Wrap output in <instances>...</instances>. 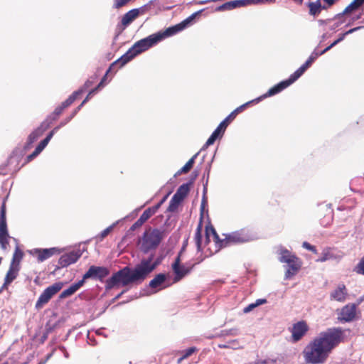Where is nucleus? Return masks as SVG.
Masks as SVG:
<instances>
[{
  "label": "nucleus",
  "instance_id": "473e14b6",
  "mask_svg": "<svg viewBox=\"0 0 364 364\" xmlns=\"http://www.w3.org/2000/svg\"><path fill=\"white\" fill-rule=\"evenodd\" d=\"M309 8V14L314 16L318 15L321 11V4L320 0L315 2H309L308 4Z\"/></svg>",
  "mask_w": 364,
  "mask_h": 364
},
{
  "label": "nucleus",
  "instance_id": "bb28decb",
  "mask_svg": "<svg viewBox=\"0 0 364 364\" xmlns=\"http://www.w3.org/2000/svg\"><path fill=\"white\" fill-rule=\"evenodd\" d=\"M139 12L137 9H134L127 12L122 18V24L123 26H128L139 15Z\"/></svg>",
  "mask_w": 364,
  "mask_h": 364
},
{
  "label": "nucleus",
  "instance_id": "a19ab883",
  "mask_svg": "<svg viewBox=\"0 0 364 364\" xmlns=\"http://www.w3.org/2000/svg\"><path fill=\"white\" fill-rule=\"evenodd\" d=\"M363 28V26H358V27L353 28L346 31L345 33H340L338 35V38L335 41L337 43V44H338L339 43H341V41H343L344 40L345 37L347 35L351 34L357 31L360 30Z\"/></svg>",
  "mask_w": 364,
  "mask_h": 364
},
{
  "label": "nucleus",
  "instance_id": "f257e3e1",
  "mask_svg": "<svg viewBox=\"0 0 364 364\" xmlns=\"http://www.w3.org/2000/svg\"><path fill=\"white\" fill-rule=\"evenodd\" d=\"M162 259V256L155 257V255L151 253L147 257L142 258L134 268L129 266L122 267L105 281L106 291L119 286L141 284L161 263Z\"/></svg>",
  "mask_w": 364,
  "mask_h": 364
},
{
  "label": "nucleus",
  "instance_id": "a211bd4d",
  "mask_svg": "<svg viewBox=\"0 0 364 364\" xmlns=\"http://www.w3.org/2000/svg\"><path fill=\"white\" fill-rule=\"evenodd\" d=\"M348 290L343 284H340L338 287L330 294L331 300L343 302L346 299Z\"/></svg>",
  "mask_w": 364,
  "mask_h": 364
},
{
  "label": "nucleus",
  "instance_id": "e433bc0d",
  "mask_svg": "<svg viewBox=\"0 0 364 364\" xmlns=\"http://www.w3.org/2000/svg\"><path fill=\"white\" fill-rule=\"evenodd\" d=\"M203 11V9L199 10L193 14H192L190 16L184 19L181 22V25L183 26V28L185 29L187 28L189 25L192 23L193 20L199 16L202 12Z\"/></svg>",
  "mask_w": 364,
  "mask_h": 364
},
{
  "label": "nucleus",
  "instance_id": "c03bdc74",
  "mask_svg": "<svg viewBox=\"0 0 364 364\" xmlns=\"http://www.w3.org/2000/svg\"><path fill=\"white\" fill-rule=\"evenodd\" d=\"M194 240L198 248V250L200 251L201 250V240H202V233L200 226L199 225L196 229L195 232Z\"/></svg>",
  "mask_w": 364,
  "mask_h": 364
},
{
  "label": "nucleus",
  "instance_id": "58836bf2",
  "mask_svg": "<svg viewBox=\"0 0 364 364\" xmlns=\"http://www.w3.org/2000/svg\"><path fill=\"white\" fill-rule=\"evenodd\" d=\"M121 220H117L115 223H114L112 225L107 227L106 229H105L103 231H102L97 236V238L100 241H102L105 237H107L109 232L114 229V228L118 224Z\"/></svg>",
  "mask_w": 364,
  "mask_h": 364
},
{
  "label": "nucleus",
  "instance_id": "f03ea898",
  "mask_svg": "<svg viewBox=\"0 0 364 364\" xmlns=\"http://www.w3.org/2000/svg\"><path fill=\"white\" fill-rule=\"evenodd\" d=\"M342 338L343 330L341 328H330L320 333L304 349L306 362L311 364L325 363L331 350L341 343Z\"/></svg>",
  "mask_w": 364,
  "mask_h": 364
},
{
  "label": "nucleus",
  "instance_id": "423d86ee",
  "mask_svg": "<svg viewBox=\"0 0 364 364\" xmlns=\"http://www.w3.org/2000/svg\"><path fill=\"white\" fill-rule=\"evenodd\" d=\"M107 75L105 73V75L103 76V77L101 79L99 84L93 89H92L86 96V97L84 99V100L81 102V104L79 106H76V108L72 112L70 116L64 119L63 121L60 122V127H64L65 126L68 122H70L73 118L77 114V112L81 109V108L84 106V105L89 101V100L92 97V95H94L95 93H97L100 90H101L102 87L105 86L107 84L106 80H107Z\"/></svg>",
  "mask_w": 364,
  "mask_h": 364
},
{
  "label": "nucleus",
  "instance_id": "ea45409f",
  "mask_svg": "<svg viewBox=\"0 0 364 364\" xmlns=\"http://www.w3.org/2000/svg\"><path fill=\"white\" fill-rule=\"evenodd\" d=\"M155 208H152L151 207L148 208L146 210L144 211V213L139 217V220L144 223L146 220H148L154 214L156 213L154 211Z\"/></svg>",
  "mask_w": 364,
  "mask_h": 364
},
{
  "label": "nucleus",
  "instance_id": "9b49d317",
  "mask_svg": "<svg viewBox=\"0 0 364 364\" xmlns=\"http://www.w3.org/2000/svg\"><path fill=\"white\" fill-rule=\"evenodd\" d=\"M357 304H348L344 306L338 314V319L345 322L352 321L356 316Z\"/></svg>",
  "mask_w": 364,
  "mask_h": 364
},
{
  "label": "nucleus",
  "instance_id": "c756f323",
  "mask_svg": "<svg viewBox=\"0 0 364 364\" xmlns=\"http://www.w3.org/2000/svg\"><path fill=\"white\" fill-rule=\"evenodd\" d=\"M41 135L42 134H40L37 129L33 130L28 136L27 141L23 146L24 150L26 151L30 149L33 143L35 142Z\"/></svg>",
  "mask_w": 364,
  "mask_h": 364
},
{
  "label": "nucleus",
  "instance_id": "680f3d73",
  "mask_svg": "<svg viewBox=\"0 0 364 364\" xmlns=\"http://www.w3.org/2000/svg\"><path fill=\"white\" fill-rule=\"evenodd\" d=\"M144 223L138 219L129 228V231H134L137 228H140Z\"/></svg>",
  "mask_w": 364,
  "mask_h": 364
},
{
  "label": "nucleus",
  "instance_id": "72a5a7b5",
  "mask_svg": "<svg viewBox=\"0 0 364 364\" xmlns=\"http://www.w3.org/2000/svg\"><path fill=\"white\" fill-rule=\"evenodd\" d=\"M233 119L228 114L217 127V129L220 134H224L228 124L232 122Z\"/></svg>",
  "mask_w": 364,
  "mask_h": 364
},
{
  "label": "nucleus",
  "instance_id": "0e129e2a",
  "mask_svg": "<svg viewBox=\"0 0 364 364\" xmlns=\"http://www.w3.org/2000/svg\"><path fill=\"white\" fill-rule=\"evenodd\" d=\"M64 109H65L61 105H59L58 107H57L55 109V110L53 111V113L55 114V116L59 117L62 114V112Z\"/></svg>",
  "mask_w": 364,
  "mask_h": 364
},
{
  "label": "nucleus",
  "instance_id": "6e6552de",
  "mask_svg": "<svg viewBox=\"0 0 364 364\" xmlns=\"http://www.w3.org/2000/svg\"><path fill=\"white\" fill-rule=\"evenodd\" d=\"M109 274V271L107 267L92 265L90 267L88 270L83 274L82 279L85 282L88 279H91L102 282L104 279L107 277Z\"/></svg>",
  "mask_w": 364,
  "mask_h": 364
},
{
  "label": "nucleus",
  "instance_id": "7c9ffc66",
  "mask_svg": "<svg viewBox=\"0 0 364 364\" xmlns=\"http://www.w3.org/2000/svg\"><path fill=\"white\" fill-rule=\"evenodd\" d=\"M192 267H186L184 265L178 266V274L174 273V282H177L187 275L191 270Z\"/></svg>",
  "mask_w": 364,
  "mask_h": 364
},
{
  "label": "nucleus",
  "instance_id": "bf43d9fd",
  "mask_svg": "<svg viewBox=\"0 0 364 364\" xmlns=\"http://www.w3.org/2000/svg\"><path fill=\"white\" fill-rule=\"evenodd\" d=\"M9 245V237H0V246L3 250L7 249Z\"/></svg>",
  "mask_w": 364,
  "mask_h": 364
},
{
  "label": "nucleus",
  "instance_id": "2eb2a0df",
  "mask_svg": "<svg viewBox=\"0 0 364 364\" xmlns=\"http://www.w3.org/2000/svg\"><path fill=\"white\" fill-rule=\"evenodd\" d=\"M289 85V83L287 82V81L283 80L280 82L277 83V85H274L272 87H271L266 93L262 95L261 96L256 98V101H258L260 102L263 100L274 96L279 92H281L282 90L288 87Z\"/></svg>",
  "mask_w": 364,
  "mask_h": 364
},
{
  "label": "nucleus",
  "instance_id": "a18cd8bd",
  "mask_svg": "<svg viewBox=\"0 0 364 364\" xmlns=\"http://www.w3.org/2000/svg\"><path fill=\"white\" fill-rule=\"evenodd\" d=\"M238 329L231 328L228 330H223L217 336H237L238 335Z\"/></svg>",
  "mask_w": 364,
  "mask_h": 364
},
{
  "label": "nucleus",
  "instance_id": "4468645a",
  "mask_svg": "<svg viewBox=\"0 0 364 364\" xmlns=\"http://www.w3.org/2000/svg\"><path fill=\"white\" fill-rule=\"evenodd\" d=\"M289 85V83L287 82V81L283 80L280 82L277 83V85H274L272 87H271L266 93L262 95L261 96L256 98V101H258L260 102L263 100L274 96L279 92H281L282 90L288 87Z\"/></svg>",
  "mask_w": 364,
  "mask_h": 364
},
{
  "label": "nucleus",
  "instance_id": "052dcab7",
  "mask_svg": "<svg viewBox=\"0 0 364 364\" xmlns=\"http://www.w3.org/2000/svg\"><path fill=\"white\" fill-rule=\"evenodd\" d=\"M249 1H250V5H257V4H264L265 2L273 3L275 1V0H249Z\"/></svg>",
  "mask_w": 364,
  "mask_h": 364
},
{
  "label": "nucleus",
  "instance_id": "412c9836",
  "mask_svg": "<svg viewBox=\"0 0 364 364\" xmlns=\"http://www.w3.org/2000/svg\"><path fill=\"white\" fill-rule=\"evenodd\" d=\"M19 270L20 268L11 265L9 266V269L4 279V283L0 289V293L3 289H6L7 287L17 277Z\"/></svg>",
  "mask_w": 364,
  "mask_h": 364
},
{
  "label": "nucleus",
  "instance_id": "774afa93",
  "mask_svg": "<svg viewBox=\"0 0 364 364\" xmlns=\"http://www.w3.org/2000/svg\"><path fill=\"white\" fill-rule=\"evenodd\" d=\"M331 21H332V19H331V18H327V19H325V20L319 19V20H318V25H319V26H323V25H326V24H328V23H330Z\"/></svg>",
  "mask_w": 364,
  "mask_h": 364
},
{
  "label": "nucleus",
  "instance_id": "5fc2aeb1",
  "mask_svg": "<svg viewBox=\"0 0 364 364\" xmlns=\"http://www.w3.org/2000/svg\"><path fill=\"white\" fill-rule=\"evenodd\" d=\"M80 95H82V90H77L73 92V94L70 95L68 98V100L70 102V104L72 105Z\"/></svg>",
  "mask_w": 364,
  "mask_h": 364
},
{
  "label": "nucleus",
  "instance_id": "4d7b16f0",
  "mask_svg": "<svg viewBox=\"0 0 364 364\" xmlns=\"http://www.w3.org/2000/svg\"><path fill=\"white\" fill-rule=\"evenodd\" d=\"M41 151H40L39 150H38L37 148L35 149V150L33 151V153H31V154H29L27 157H26V162L25 163H28L30 161H31L33 159H34L37 156H38L40 154H41Z\"/></svg>",
  "mask_w": 364,
  "mask_h": 364
},
{
  "label": "nucleus",
  "instance_id": "864d4df0",
  "mask_svg": "<svg viewBox=\"0 0 364 364\" xmlns=\"http://www.w3.org/2000/svg\"><path fill=\"white\" fill-rule=\"evenodd\" d=\"M96 78V77H93L92 80L91 79H88L85 81V82L84 83V85L80 87L78 90H82V94L87 89L89 88L90 86H92L94 83V80Z\"/></svg>",
  "mask_w": 364,
  "mask_h": 364
},
{
  "label": "nucleus",
  "instance_id": "5701e85b",
  "mask_svg": "<svg viewBox=\"0 0 364 364\" xmlns=\"http://www.w3.org/2000/svg\"><path fill=\"white\" fill-rule=\"evenodd\" d=\"M84 279L79 280L77 282H75L71 284L68 289L63 290L60 294V299H65L69 297L74 294L80 287H82L85 284Z\"/></svg>",
  "mask_w": 364,
  "mask_h": 364
},
{
  "label": "nucleus",
  "instance_id": "393cba45",
  "mask_svg": "<svg viewBox=\"0 0 364 364\" xmlns=\"http://www.w3.org/2000/svg\"><path fill=\"white\" fill-rule=\"evenodd\" d=\"M277 254L278 255V260L281 263H286L295 256L294 254L283 247H279L278 248Z\"/></svg>",
  "mask_w": 364,
  "mask_h": 364
},
{
  "label": "nucleus",
  "instance_id": "f704fd0d",
  "mask_svg": "<svg viewBox=\"0 0 364 364\" xmlns=\"http://www.w3.org/2000/svg\"><path fill=\"white\" fill-rule=\"evenodd\" d=\"M267 303V299H258L255 301V302L254 303H252V304H250L248 306H247L246 307H245L243 309V312L245 314H247V313H250V311H252L255 308L262 305V304H264Z\"/></svg>",
  "mask_w": 364,
  "mask_h": 364
},
{
  "label": "nucleus",
  "instance_id": "37998d69",
  "mask_svg": "<svg viewBox=\"0 0 364 364\" xmlns=\"http://www.w3.org/2000/svg\"><path fill=\"white\" fill-rule=\"evenodd\" d=\"M182 201L179 200L178 199L176 198V196H173L172 197V198L171 199L170 202H169V205H168V207L167 208V211L168 212H174L177 210L179 204L181 203Z\"/></svg>",
  "mask_w": 364,
  "mask_h": 364
},
{
  "label": "nucleus",
  "instance_id": "cd10ccee",
  "mask_svg": "<svg viewBox=\"0 0 364 364\" xmlns=\"http://www.w3.org/2000/svg\"><path fill=\"white\" fill-rule=\"evenodd\" d=\"M336 45L337 43L336 42V41H334L331 44H330L328 46H327L325 49H323L321 51H318L317 49L315 48L307 60H310V63L312 65V63L316 60V58L318 56L323 55Z\"/></svg>",
  "mask_w": 364,
  "mask_h": 364
},
{
  "label": "nucleus",
  "instance_id": "09e8293b",
  "mask_svg": "<svg viewBox=\"0 0 364 364\" xmlns=\"http://www.w3.org/2000/svg\"><path fill=\"white\" fill-rule=\"evenodd\" d=\"M196 350L197 349L196 347H191V348L186 349L184 351L183 356L178 359V363H180L181 360L191 356L193 353H194L196 351Z\"/></svg>",
  "mask_w": 364,
  "mask_h": 364
},
{
  "label": "nucleus",
  "instance_id": "69168bd1",
  "mask_svg": "<svg viewBox=\"0 0 364 364\" xmlns=\"http://www.w3.org/2000/svg\"><path fill=\"white\" fill-rule=\"evenodd\" d=\"M166 196H165L164 198H162L157 204L152 206V208H155L154 211L156 213L159 208L161 207V205L163 204V203L166 200Z\"/></svg>",
  "mask_w": 364,
  "mask_h": 364
},
{
  "label": "nucleus",
  "instance_id": "49530a36",
  "mask_svg": "<svg viewBox=\"0 0 364 364\" xmlns=\"http://www.w3.org/2000/svg\"><path fill=\"white\" fill-rule=\"evenodd\" d=\"M333 258V255L328 251H323L321 254V256L316 259L318 262H324L327 260L331 259Z\"/></svg>",
  "mask_w": 364,
  "mask_h": 364
},
{
  "label": "nucleus",
  "instance_id": "aec40b11",
  "mask_svg": "<svg viewBox=\"0 0 364 364\" xmlns=\"http://www.w3.org/2000/svg\"><path fill=\"white\" fill-rule=\"evenodd\" d=\"M0 237H9L6 218L5 202H3L0 210Z\"/></svg>",
  "mask_w": 364,
  "mask_h": 364
},
{
  "label": "nucleus",
  "instance_id": "8fccbe9b",
  "mask_svg": "<svg viewBox=\"0 0 364 364\" xmlns=\"http://www.w3.org/2000/svg\"><path fill=\"white\" fill-rule=\"evenodd\" d=\"M181 251H180V252L178 253V255L176 257V259L174 260V262L171 265V267H172L173 273L178 274V266L181 265Z\"/></svg>",
  "mask_w": 364,
  "mask_h": 364
},
{
  "label": "nucleus",
  "instance_id": "3c124183",
  "mask_svg": "<svg viewBox=\"0 0 364 364\" xmlns=\"http://www.w3.org/2000/svg\"><path fill=\"white\" fill-rule=\"evenodd\" d=\"M355 271L360 274L364 275V256L360 259L355 268Z\"/></svg>",
  "mask_w": 364,
  "mask_h": 364
},
{
  "label": "nucleus",
  "instance_id": "ddd939ff",
  "mask_svg": "<svg viewBox=\"0 0 364 364\" xmlns=\"http://www.w3.org/2000/svg\"><path fill=\"white\" fill-rule=\"evenodd\" d=\"M183 30H184L183 27L181 23H179L166 28L164 31H160L155 33V36L156 38H158V41L159 43L165 38L174 36Z\"/></svg>",
  "mask_w": 364,
  "mask_h": 364
},
{
  "label": "nucleus",
  "instance_id": "603ef678",
  "mask_svg": "<svg viewBox=\"0 0 364 364\" xmlns=\"http://www.w3.org/2000/svg\"><path fill=\"white\" fill-rule=\"evenodd\" d=\"M131 0H114L113 8L119 9L126 4H127Z\"/></svg>",
  "mask_w": 364,
  "mask_h": 364
},
{
  "label": "nucleus",
  "instance_id": "20e7f679",
  "mask_svg": "<svg viewBox=\"0 0 364 364\" xmlns=\"http://www.w3.org/2000/svg\"><path fill=\"white\" fill-rule=\"evenodd\" d=\"M164 237V230L151 228L146 229L140 240V249L144 253L155 250Z\"/></svg>",
  "mask_w": 364,
  "mask_h": 364
},
{
  "label": "nucleus",
  "instance_id": "b1692460",
  "mask_svg": "<svg viewBox=\"0 0 364 364\" xmlns=\"http://www.w3.org/2000/svg\"><path fill=\"white\" fill-rule=\"evenodd\" d=\"M166 279H167V276L166 274H164V273L158 274L154 277V278L153 279H151L149 282V287H151L152 289L159 287L160 289H161L166 288V287H168V285L163 286V284L165 283Z\"/></svg>",
  "mask_w": 364,
  "mask_h": 364
},
{
  "label": "nucleus",
  "instance_id": "4c0bfd02",
  "mask_svg": "<svg viewBox=\"0 0 364 364\" xmlns=\"http://www.w3.org/2000/svg\"><path fill=\"white\" fill-rule=\"evenodd\" d=\"M364 0H353L345 9L344 13H351L358 9L363 4Z\"/></svg>",
  "mask_w": 364,
  "mask_h": 364
},
{
  "label": "nucleus",
  "instance_id": "c85d7f7f",
  "mask_svg": "<svg viewBox=\"0 0 364 364\" xmlns=\"http://www.w3.org/2000/svg\"><path fill=\"white\" fill-rule=\"evenodd\" d=\"M23 257V252L19 248L18 246H16L13 254L12 259L10 265L13 267H16L20 268V263Z\"/></svg>",
  "mask_w": 364,
  "mask_h": 364
},
{
  "label": "nucleus",
  "instance_id": "2f4dec72",
  "mask_svg": "<svg viewBox=\"0 0 364 364\" xmlns=\"http://www.w3.org/2000/svg\"><path fill=\"white\" fill-rule=\"evenodd\" d=\"M259 103L258 101H256V98L255 99H253L250 101H248L247 102H245V104L239 106L238 107H237L235 109H234L230 114V116L234 119L237 114H238L239 113L242 112L245 109H246L248 106L251 105H254V104H257Z\"/></svg>",
  "mask_w": 364,
  "mask_h": 364
},
{
  "label": "nucleus",
  "instance_id": "6ab92c4d",
  "mask_svg": "<svg viewBox=\"0 0 364 364\" xmlns=\"http://www.w3.org/2000/svg\"><path fill=\"white\" fill-rule=\"evenodd\" d=\"M197 176H198V173H196L194 174L193 177L192 178V179L188 183H183L182 185H181L178 188V189H177L176 192L175 193V194L173 195V196H176L177 199H178L181 201H183V199L188 194V193L190 191L191 186Z\"/></svg>",
  "mask_w": 364,
  "mask_h": 364
},
{
  "label": "nucleus",
  "instance_id": "1a4fd4ad",
  "mask_svg": "<svg viewBox=\"0 0 364 364\" xmlns=\"http://www.w3.org/2000/svg\"><path fill=\"white\" fill-rule=\"evenodd\" d=\"M83 250L80 248L65 253L58 259V268L67 267L75 263L82 255Z\"/></svg>",
  "mask_w": 364,
  "mask_h": 364
},
{
  "label": "nucleus",
  "instance_id": "9d476101",
  "mask_svg": "<svg viewBox=\"0 0 364 364\" xmlns=\"http://www.w3.org/2000/svg\"><path fill=\"white\" fill-rule=\"evenodd\" d=\"M60 250L57 247L51 248H34L28 251V253L37 257L38 262H43L55 254H59Z\"/></svg>",
  "mask_w": 364,
  "mask_h": 364
},
{
  "label": "nucleus",
  "instance_id": "c9c22d12",
  "mask_svg": "<svg viewBox=\"0 0 364 364\" xmlns=\"http://www.w3.org/2000/svg\"><path fill=\"white\" fill-rule=\"evenodd\" d=\"M223 136L217 129H215L206 141L203 148L213 144L218 139L222 138Z\"/></svg>",
  "mask_w": 364,
  "mask_h": 364
},
{
  "label": "nucleus",
  "instance_id": "f3484780",
  "mask_svg": "<svg viewBox=\"0 0 364 364\" xmlns=\"http://www.w3.org/2000/svg\"><path fill=\"white\" fill-rule=\"evenodd\" d=\"M308 331L307 325L304 321L295 323L292 328V338L294 341H299Z\"/></svg>",
  "mask_w": 364,
  "mask_h": 364
},
{
  "label": "nucleus",
  "instance_id": "0eeeda50",
  "mask_svg": "<svg viewBox=\"0 0 364 364\" xmlns=\"http://www.w3.org/2000/svg\"><path fill=\"white\" fill-rule=\"evenodd\" d=\"M63 285L64 284L63 282H55L45 289L36 303V309L38 310L41 309L55 294H57L63 288Z\"/></svg>",
  "mask_w": 364,
  "mask_h": 364
},
{
  "label": "nucleus",
  "instance_id": "13d9d810",
  "mask_svg": "<svg viewBox=\"0 0 364 364\" xmlns=\"http://www.w3.org/2000/svg\"><path fill=\"white\" fill-rule=\"evenodd\" d=\"M302 247L311 252H312L314 254H316L317 253V250H316V248L315 246L311 245L310 243H309L308 242H304L302 243Z\"/></svg>",
  "mask_w": 364,
  "mask_h": 364
},
{
  "label": "nucleus",
  "instance_id": "a878e982",
  "mask_svg": "<svg viewBox=\"0 0 364 364\" xmlns=\"http://www.w3.org/2000/svg\"><path fill=\"white\" fill-rule=\"evenodd\" d=\"M62 127H60V124L54 127L46 136V137L43 139L36 147L40 151H42L48 145L49 141L51 140L54 134L61 128Z\"/></svg>",
  "mask_w": 364,
  "mask_h": 364
},
{
  "label": "nucleus",
  "instance_id": "de8ad7c7",
  "mask_svg": "<svg viewBox=\"0 0 364 364\" xmlns=\"http://www.w3.org/2000/svg\"><path fill=\"white\" fill-rule=\"evenodd\" d=\"M51 123L46 119L41 125L36 128L40 134H43L50 126Z\"/></svg>",
  "mask_w": 364,
  "mask_h": 364
},
{
  "label": "nucleus",
  "instance_id": "338daca9",
  "mask_svg": "<svg viewBox=\"0 0 364 364\" xmlns=\"http://www.w3.org/2000/svg\"><path fill=\"white\" fill-rule=\"evenodd\" d=\"M58 116H55V114L53 112L49 114L46 119L52 124L53 122L55 121L58 119Z\"/></svg>",
  "mask_w": 364,
  "mask_h": 364
},
{
  "label": "nucleus",
  "instance_id": "f8f14e48",
  "mask_svg": "<svg viewBox=\"0 0 364 364\" xmlns=\"http://www.w3.org/2000/svg\"><path fill=\"white\" fill-rule=\"evenodd\" d=\"M285 264H287V269L284 274L285 279H289L293 276L296 274V273L301 269L302 264L301 259L296 255L289 259V261H287V262Z\"/></svg>",
  "mask_w": 364,
  "mask_h": 364
},
{
  "label": "nucleus",
  "instance_id": "e2e57ef3",
  "mask_svg": "<svg viewBox=\"0 0 364 364\" xmlns=\"http://www.w3.org/2000/svg\"><path fill=\"white\" fill-rule=\"evenodd\" d=\"M253 364H275L274 360H259L255 362Z\"/></svg>",
  "mask_w": 364,
  "mask_h": 364
},
{
  "label": "nucleus",
  "instance_id": "7ed1b4c3",
  "mask_svg": "<svg viewBox=\"0 0 364 364\" xmlns=\"http://www.w3.org/2000/svg\"><path fill=\"white\" fill-rule=\"evenodd\" d=\"M158 43V38H156L155 33L136 41L123 55L110 65L106 74L108 75L112 69L118 65L119 68L123 67L137 55L147 50Z\"/></svg>",
  "mask_w": 364,
  "mask_h": 364
},
{
  "label": "nucleus",
  "instance_id": "dca6fc26",
  "mask_svg": "<svg viewBox=\"0 0 364 364\" xmlns=\"http://www.w3.org/2000/svg\"><path fill=\"white\" fill-rule=\"evenodd\" d=\"M249 0H234L224 3L216 7L215 11H231L237 8L249 6Z\"/></svg>",
  "mask_w": 364,
  "mask_h": 364
},
{
  "label": "nucleus",
  "instance_id": "79ce46f5",
  "mask_svg": "<svg viewBox=\"0 0 364 364\" xmlns=\"http://www.w3.org/2000/svg\"><path fill=\"white\" fill-rule=\"evenodd\" d=\"M198 152L196 153L187 161V163L181 168V172L188 173L191 169L194 164L195 159L198 156Z\"/></svg>",
  "mask_w": 364,
  "mask_h": 364
},
{
  "label": "nucleus",
  "instance_id": "6e6d98bb",
  "mask_svg": "<svg viewBox=\"0 0 364 364\" xmlns=\"http://www.w3.org/2000/svg\"><path fill=\"white\" fill-rule=\"evenodd\" d=\"M209 232L213 234V235L216 241L219 240V237H218L215 230L213 227H210V228L206 227L205 233H206L207 239L209 237Z\"/></svg>",
  "mask_w": 364,
  "mask_h": 364
},
{
  "label": "nucleus",
  "instance_id": "4be33fe9",
  "mask_svg": "<svg viewBox=\"0 0 364 364\" xmlns=\"http://www.w3.org/2000/svg\"><path fill=\"white\" fill-rule=\"evenodd\" d=\"M311 65V64L310 63V60H306V61L300 66V68L294 71L289 77L286 80L287 82L289 83V85L296 81Z\"/></svg>",
  "mask_w": 364,
  "mask_h": 364
},
{
  "label": "nucleus",
  "instance_id": "39448f33",
  "mask_svg": "<svg viewBox=\"0 0 364 364\" xmlns=\"http://www.w3.org/2000/svg\"><path fill=\"white\" fill-rule=\"evenodd\" d=\"M256 238L257 236L252 231L243 228L225 235V239L220 242L221 247H226L231 244L248 242Z\"/></svg>",
  "mask_w": 364,
  "mask_h": 364
}]
</instances>
